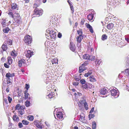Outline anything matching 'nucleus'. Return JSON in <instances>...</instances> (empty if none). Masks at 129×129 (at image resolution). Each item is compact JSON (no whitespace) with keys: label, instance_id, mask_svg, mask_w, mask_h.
<instances>
[{"label":"nucleus","instance_id":"obj_58","mask_svg":"<svg viewBox=\"0 0 129 129\" xmlns=\"http://www.w3.org/2000/svg\"><path fill=\"white\" fill-rule=\"evenodd\" d=\"M89 85H88V88L89 89H91L93 87V85L91 84H89Z\"/></svg>","mask_w":129,"mask_h":129},{"label":"nucleus","instance_id":"obj_35","mask_svg":"<svg viewBox=\"0 0 129 129\" xmlns=\"http://www.w3.org/2000/svg\"><path fill=\"white\" fill-rule=\"evenodd\" d=\"M17 7V5L16 4H13L11 6V9H15Z\"/></svg>","mask_w":129,"mask_h":129},{"label":"nucleus","instance_id":"obj_5","mask_svg":"<svg viewBox=\"0 0 129 129\" xmlns=\"http://www.w3.org/2000/svg\"><path fill=\"white\" fill-rule=\"evenodd\" d=\"M110 90L111 95L112 96H115L117 93V89L115 87H111Z\"/></svg>","mask_w":129,"mask_h":129},{"label":"nucleus","instance_id":"obj_16","mask_svg":"<svg viewBox=\"0 0 129 129\" xmlns=\"http://www.w3.org/2000/svg\"><path fill=\"white\" fill-rule=\"evenodd\" d=\"M85 117L84 114L83 113H81L80 115L79 120L82 122H83L84 120Z\"/></svg>","mask_w":129,"mask_h":129},{"label":"nucleus","instance_id":"obj_40","mask_svg":"<svg viewBox=\"0 0 129 129\" xmlns=\"http://www.w3.org/2000/svg\"><path fill=\"white\" fill-rule=\"evenodd\" d=\"M25 105L27 107H28L30 105V103L29 101L27 100L25 102Z\"/></svg>","mask_w":129,"mask_h":129},{"label":"nucleus","instance_id":"obj_1","mask_svg":"<svg viewBox=\"0 0 129 129\" xmlns=\"http://www.w3.org/2000/svg\"><path fill=\"white\" fill-rule=\"evenodd\" d=\"M13 19L15 22L19 25L22 22L21 18L19 14L18 13H15Z\"/></svg>","mask_w":129,"mask_h":129},{"label":"nucleus","instance_id":"obj_4","mask_svg":"<svg viewBox=\"0 0 129 129\" xmlns=\"http://www.w3.org/2000/svg\"><path fill=\"white\" fill-rule=\"evenodd\" d=\"M32 39L31 37L29 35H26L24 38V41L27 45L31 43Z\"/></svg>","mask_w":129,"mask_h":129},{"label":"nucleus","instance_id":"obj_3","mask_svg":"<svg viewBox=\"0 0 129 129\" xmlns=\"http://www.w3.org/2000/svg\"><path fill=\"white\" fill-rule=\"evenodd\" d=\"M47 31L50 37L49 38H48V39H53L55 38L56 36L55 32L53 30L49 28L47 30Z\"/></svg>","mask_w":129,"mask_h":129},{"label":"nucleus","instance_id":"obj_47","mask_svg":"<svg viewBox=\"0 0 129 129\" xmlns=\"http://www.w3.org/2000/svg\"><path fill=\"white\" fill-rule=\"evenodd\" d=\"M80 82L81 84H85L86 81L84 79H82L80 80Z\"/></svg>","mask_w":129,"mask_h":129},{"label":"nucleus","instance_id":"obj_2","mask_svg":"<svg viewBox=\"0 0 129 129\" xmlns=\"http://www.w3.org/2000/svg\"><path fill=\"white\" fill-rule=\"evenodd\" d=\"M43 13V10L41 9H35L34 12V14L37 17H39L41 16Z\"/></svg>","mask_w":129,"mask_h":129},{"label":"nucleus","instance_id":"obj_19","mask_svg":"<svg viewBox=\"0 0 129 129\" xmlns=\"http://www.w3.org/2000/svg\"><path fill=\"white\" fill-rule=\"evenodd\" d=\"M15 76L14 73H13L11 74L10 73H7L6 75V77H7L8 79H10V77H12L14 76Z\"/></svg>","mask_w":129,"mask_h":129},{"label":"nucleus","instance_id":"obj_49","mask_svg":"<svg viewBox=\"0 0 129 129\" xmlns=\"http://www.w3.org/2000/svg\"><path fill=\"white\" fill-rule=\"evenodd\" d=\"M22 124L23 123H21L20 122H19L18 123V126L19 128H22L23 127V126L22 125Z\"/></svg>","mask_w":129,"mask_h":129},{"label":"nucleus","instance_id":"obj_51","mask_svg":"<svg viewBox=\"0 0 129 129\" xmlns=\"http://www.w3.org/2000/svg\"><path fill=\"white\" fill-rule=\"evenodd\" d=\"M77 46L79 49H81V43L77 42Z\"/></svg>","mask_w":129,"mask_h":129},{"label":"nucleus","instance_id":"obj_15","mask_svg":"<svg viewBox=\"0 0 129 129\" xmlns=\"http://www.w3.org/2000/svg\"><path fill=\"white\" fill-rule=\"evenodd\" d=\"M82 103H84V107L86 110H87L88 109V106L87 103L86 102V101L85 100H83L81 101Z\"/></svg>","mask_w":129,"mask_h":129},{"label":"nucleus","instance_id":"obj_11","mask_svg":"<svg viewBox=\"0 0 129 129\" xmlns=\"http://www.w3.org/2000/svg\"><path fill=\"white\" fill-rule=\"evenodd\" d=\"M89 78V81L91 82H95L97 81L96 79L92 75L90 76Z\"/></svg>","mask_w":129,"mask_h":129},{"label":"nucleus","instance_id":"obj_32","mask_svg":"<svg viewBox=\"0 0 129 129\" xmlns=\"http://www.w3.org/2000/svg\"><path fill=\"white\" fill-rule=\"evenodd\" d=\"M77 33L79 35L78 36H83L82 35V31L81 29H79V30H77Z\"/></svg>","mask_w":129,"mask_h":129},{"label":"nucleus","instance_id":"obj_31","mask_svg":"<svg viewBox=\"0 0 129 129\" xmlns=\"http://www.w3.org/2000/svg\"><path fill=\"white\" fill-rule=\"evenodd\" d=\"M28 120L31 121H33L34 119V117L32 115H29L27 117Z\"/></svg>","mask_w":129,"mask_h":129},{"label":"nucleus","instance_id":"obj_10","mask_svg":"<svg viewBox=\"0 0 129 129\" xmlns=\"http://www.w3.org/2000/svg\"><path fill=\"white\" fill-rule=\"evenodd\" d=\"M70 49L73 52L75 50L76 47L73 42H71L70 43Z\"/></svg>","mask_w":129,"mask_h":129},{"label":"nucleus","instance_id":"obj_56","mask_svg":"<svg viewBox=\"0 0 129 129\" xmlns=\"http://www.w3.org/2000/svg\"><path fill=\"white\" fill-rule=\"evenodd\" d=\"M41 0H36V2L38 4L40 5Z\"/></svg>","mask_w":129,"mask_h":129},{"label":"nucleus","instance_id":"obj_33","mask_svg":"<svg viewBox=\"0 0 129 129\" xmlns=\"http://www.w3.org/2000/svg\"><path fill=\"white\" fill-rule=\"evenodd\" d=\"M58 61V60L56 58L53 59L51 60V62L52 63V64H56V63L57 64Z\"/></svg>","mask_w":129,"mask_h":129},{"label":"nucleus","instance_id":"obj_36","mask_svg":"<svg viewBox=\"0 0 129 129\" xmlns=\"http://www.w3.org/2000/svg\"><path fill=\"white\" fill-rule=\"evenodd\" d=\"M107 36L106 34H103L102 36L101 39L102 40L104 41L107 39Z\"/></svg>","mask_w":129,"mask_h":129},{"label":"nucleus","instance_id":"obj_41","mask_svg":"<svg viewBox=\"0 0 129 129\" xmlns=\"http://www.w3.org/2000/svg\"><path fill=\"white\" fill-rule=\"evenodd\" d=\"M95 61V63L96 64L100 65L101 62L102 61L101 59H97Z\"/></svg>","mask_w":129,"mask_h":129},{"label":"nucleus","instance_id":"obj_18","mask_svg":"<svg viewBox=\"0 0 129 129\" xmlns=\"http://www.w3.org/2000/svg\"><path fill=\"white\" fill-rule=\"evenodd\" d=\"M5 44H6V43H5V42L1 47L3 51H6L8 49L7 46L5 45Z\"/></svg>","mask_w":129,"mask_h":129},{"label":"nucleus","instance_id":"obj_45","mask_svg":"<svg viewBox=\"0 0 129 129\" xmlns=\"http://www.w3.org/2000/svg\"><path fill=\"white\" fill-rule=\"evenodd\" d=\"M94 116V114H90L88 115L89 120L91 119L92 118H93Z\"/></svg>","mask_w":129,"mask_h":129},{"label":"nucleus","instance_id":"obj_21","mask_svg":"<svg viewBox=\"0 0 129 129\" xmlns=\"http://www.w3.org/2000/svg\"><path fill=\"white\" fill-rule=\"evenodd\" d=\"M8 62H7V64L9 65H10L13 62V59H12L11 57H8L7 58Z\"/></svg>","mask_w":129,"mask_h":129},{"label":"nucleus","instance_id":"obj_61","mask_svg":"<svg viewBox=\"0 0 129 129\" xmlns=\"http://www.w3.org/2000/svg\"><path fill=\"white\" fill-rule=\"evenodd\" d=\"M7 83L8 84H9L11 83V82L10 81V79H8V80H7Z\"/></svg>","mask_w":129,"mask_h":129},{"label":"nucleus","instance_id":"obj_26","mask_svg":"<svg viewBox=\"0 0 129 129\" xmlns=\"http://www.w3.org/2000/svg\"><path fill=\"white\" fill-rule=\"evenodd\" d=\"M83 58L84 59H89L90 56L88 54H86L83 55Z\"/></svg>","mask_w":129,"mask_h":129},{"label":"nucleus","instance_id":"obj_17","mask_svg":"<svg viewBox=\"0 0 129 129\" xmlns=\"http://www.w3.org/2000/svg\"><path fill=\"white\" fill-rule=\"evenodd\" d=\"M83 39V36H77L76 38L77 42L81 43V40Z\"/></svg>","mask_w":129,"mask_h":129},{"label":"nucleus","instance_id":"obj_12","mask_svg":"<svg viewBox=\"0 0 129 129\" xmlns=\"http://www.w3.org/2000/svg\"><path fill=\"white\" fill-rule=\"evenodd\" d=\"M25 60L23 59H21L19 60L18 62V65L20 67L22 66V64H24L25 63Z\"/></svg>","mask_w":129,"mask_h":129},{"label":"nucleus","instance_id":"obj_13","mask_svg":"<svg viewBox=\"0 0 129 129\" xmlns=\"http://www.w3.org/2000/svg\"><path fill=\"white\" fill-rule=\"evenodd\" d=\"M85 25L87 28L89 29V31L91 33H93L92 27L89 24L86 23Z\"/></svg>","mask_w":129,"mask_h":129},{"label":"nucleus","instance_id":"obj_50","mask_svg":"<svg viewBox=\"0 0 129 129\" xmlns=\"http://www.w3.org/2000/svg\"><path fill=\"white\" fill-rule=\"evenodd\" d=\"M25 88L26 89V90H27V91H28V88L29 87V84H25Z\"/></svg>","mask_w":129,"mask_h":129},{"label":"nucleus","instance_id":"obj_64","mask_svg":"<svg viewBox=\"0 0 129 129\" xmlns=\"http://www.w3.org/2000/svg\"><path fill=\"white\" fill-rule=\"evenodd\" d=\"M25 3H28L29 1V0H24Z\"/></svg>","mask_w":129,"mask_h":129},{"label":"nucleus","instance_id":"obj_37","mask_svg":"<svg viewBox=\"0 0 129 129\" xmlns=\"http://www.w3.org/2000/svg\"><path fill=\"white\" fill-rule=\"evenodd\" d=\"M75 79L77 81H79L81 79V77L80 75H79L75 76Z\"/></svg>","mask_w":129,"mask_h":129},{"label":"nucleus","instance_id":"obj_43","mask_svg":"<svg viewBox=\"0 0 129 129\" xmlns=\"http://www.w3.org/2000/svg\"><path fill=\"white\" fill-rule=\"evenodd\" d=\"M125 74L126 76H129V70L128 69H127L125 70Z\"/></svg>","mask_w":129,"mask_h":129},{"label":"nucleus","instance_id":"obj_48","mask_svg":"<svg viewBox=\"0 0 129 129\" xmlns=\"http://www.w3.org/2000/svg\"><path fill=\"white\" fill-rule=\"evenodd\" d=\"M2 22L1 23L3 26L5 25L6 24V20L4 19H2Z\"/></svg>","mask_w":129,"mask_h":129},{"label":"nucleus","instance_id":"obj_9","mask_svg":"<svg viewBox=\"0 0 129 129\" xmlns=\"http://www.w3.org/2000/svg\"><path fill=\"white\" fill-rule=\"evenodd\" d=\"M94 18V14L92 13H91L88 14L87 16V19L90 21H93V18Z\"/></svg>","mask_w":129,"mask_h":129},{"label":"nucleus","instance_id":"obj_20","mask_svg":"<svg viewBox=\"0 0 129 129\" xmlns=\"http://www.w3.org/2000/svg\"><path fill=\"white\" fill-rule=\"evenodd\" d=\"M107 92V90L105 88H102L101 90L100 93L102 94L105 95Z\"/></svg>","mask_w":129,"mask_h":129},{"label":"nucleus","instance_id":"obj_57","mask_svg":"<svg viewBox=\"0 0 129 129\" xmlns=\"http://www.w3.org/2000/svg\"><path fill=\"white\" fill-rule=\"evenodd\" d=\"M73 85L75 86H77L79 84V83L77 82H74L73 83Z\"/></svg>","mask_w":129,"mask_h":129},{"label":"nucleus","instance_id":"obj_24","mask_svg":"<svg viewBox=\"0 0 129 129\" xmlns=\"http://www.w3.org/2000/svg\"><path fill=\"white\" fill-rule=\"evenodd\" d=\"M12 118L13 120L14 121H17L19 120V117L15 114L13 116Z\"/></svg>","mask_w":129,"mask_h":129},{"label":"nucleus","instance_id":"obj_30","mask_svg":"<svg viewBox=\"0 0 129 129\" xmlns=\"http://www.w3.org/2000/svg\"><path fill=\"white\" fill-rule=\"evenodd\" d=\"M27 90H26L24 91V98L25 99H27L28 98L29 94L27 93Z\"/></svg>","mask_w":129,"mask_h":129},{"label":"nucleus","instance_id":"obj_62","mask_svg":"<svg viewBox=\"0 0 129 129\" xmlns=\"http://www.w3.org/2000/svg\"><path fill=\"white\" fill-rule=\"evenodd\" d=\"M87 73H85L84 75V76L86 77H88L89 75Z\"/></svg>","mask_w":129,"mask_h":129},{"label":"nucleus","instance_id":"obj_14","mask_svg":"<svg viewBox=\"0 0 129 129\" xmlns=\"http://www.w3.org/2000/svg\"><path fill=\"white\" fill-rule=\"evenodd\" d=\"M86 69L85 67L81 65L79 68V72L80 73H81Z\"/></svg>","mask_w":129,"mask_h":129},{"label":"nucleus","instance_id":"obj_42","mask_svg":"<svg viewBox=\"0 0 129 129\" xmlns=\"http://www.w3.org/2000/svg\"><path fill=\"white\" fill-rule=\"evenodd\" d=\"M88 85L87 83H85V84H83L82 86V88L84 89H85L88 88Z\"/></svg>","mask_w":129,"mask_h":129},{"label":"nucleus","instance_id":"obj_46","mask_svg":"<svg viewBox=\"0 0 129 129\" xmlns=\"http://www.w3.org/2000/svg\"><path fill=\"white\" fill-rule=\"evenodd\" d=\"M39 4H38L37 3L34 4L33 6V8L35 9L37 8V7L39 6Z\"/></svg>","mask_w":129,"mask_h":129},{"label":"nucleus","instance_id":"obj_63","mask_svg":"<svg viewBox=\"0 0 129 129\" xmlns=\"http://www.w3.org/2000/svg\"><path fill=\"white\" fill-rule=\"evenodd\" d=\"M45 123L47 126H49L50 125L48 122H45Z\"/></svg>","mask_w":129,"mask_h":129},{"label":"nucleus","instance_id":"obj_59","mask_svg":"<svg viewBox=\"0 0 129 129\" xmlns=\"http://www.w3.org/2000/svg\"><path fill=\"white\" fill-rule=\"evenodd\" d=\"M58 37L59 38H61L62 37V34L60 33H59L58 35H57Z\"/></svg>","mask_w":129,"mask_h":129},{"label":"nucleus","instance_id":"obj_22","mask_svg":"<svg viewBox=\"0 0 129 129\" xmlns=\"http://www.w3.org/2000/svg\"><path fill=\"white\" fill-rule=\"evenodd\" d=\"M52 91L53 90H51ZM49 98L50 99L52 98L55 96L54 93V92H52L50 93L47 95Z\"/></svg>","mask_w":129,"mask_h":129},{"label":"nucleus","instance_id":"obj_60","mask_svg":"<svg viewBox=\"0 0 129 129\" xmlns=\"http://www.w3.org/2000/svg\"><path fill=\"white\" fill-rule=\"evenodd\" d=\"M94 108L93 107L92 108L91 110L89 112V113H92L94 111Z\"/></svg>","mask_w":129,"mask_h":129},{"label":"nucleus","instance_id":"obj_8","mask_svg":"<svg viewBox=\"0 0 129 129\" xmlns=\"http://www.w3.org/2000/svg\"><path fill=\"white\" fill-rule=\"evenodd\" d=\"M57 118H58L60 119H62L63 118V116L62 113L60 112L59 111L57 112L56 115Z\"/></svg>","mask_w":129,"mask_h":129},{"label":"nucleus","instance_id":"obj_28","mask_svg":"<svg viewBox=\"0 0 129 129\" xmlns=\"http://www.w3.org/2000/svg\"><path fill=\"white\" fill-rule=\"evenodd\" d=\"M22 122L23 124L25 125H27L29 124V122L27 120H23L22 121Z\"/></svg>","mask_w":129,"mask_h":129},{"label":"nucleus","instance_id":"obj_38","mask_svg":"<svg viewBox=\"0 0 129 129\" xmlns=\"http://www.w3.org/2000/svg\"><path fill=\"white\" fill-rule=\"evenodd\" d=\"M92 128L93 129H95L96 127V123L95 121H93L92 122Z\"/></svg>","mask_w":129,"mask_h":129},{"label":"nucleus","instance_id":"obj_7","mask_svg":"<svg viewBox=\"0 0 129 129\" xmlns=\"http://www.w3.org/2000/svg\"><path fill=\"white\" fill-rule=\"evenodd\" d=\"M27 53L25 54L26 57L29 58L31 57L33 55V52L31 51L30 50H28L27 51Z\"/></svg>","mask_w":129,"mask_h":129},{"label":"nucleus","instance_id":"obj_53","mask_svg":"<svg viewBox=\"0 0 129 129\" xmlns=\"http://www.w3.org/2000/svg\"><path fill=\"white\" fill-rule=\"evenodd\" d=\"M8 99L10 103L12 100V98L10 96L8 97Z\"/></svg>","mask_w":129,"mask_h":129},{"label":"nucleus","instance_id":"obj_23","mask_svg":"<svg viewBox=\"0 0 129 129\" xmlns=\"http://www.w3.org/2000/svg\"><path fill=\"white\" fill-rule=\"evenodd\" d=\"M11 55L13 57H15L17 55V53L15 50H13L11 52Z\"/></svg>","mask_w":129,"mask_h":129},{"label":"nucleus","instance_id":"obj_29","mask_svg":"<svg viewBox=\"0 0 129 129\" xmlns=\"http://www.w3.org/2000/svg\"><path fill=\"white\" fill-rule=\"evenodd\" d=\"M22 107L23 109H25V107L24 106L22 107V106H20V104H17L16 106L15 109L16 110H19Z\"/></svg>","mask_w":129,"mask_h":129},{"label":"nucleus","instance_id":"obj_25","mask_svg":"<svg viewBox=\"0 0 129 129\" xmlns=\"http://www.w3.org/2000/svg\"><path fill=\"white\" fill-rule=\"evenodd\" d=\"M11 11L12 10H11L9 12L8 14L10 17H11L12 18H13L15 16V13H14V14H13V13Z\"/></svg>","mask_w":129,"mask_h":129},{"label":"nucleus","instance_id":"obj_44","mask_svg":"<svg viewBox=\"0 0 129 129\" xmlns=\"http://www.w3.org/2000/svg\"><path fill=\"white\" fill-rule=\"evenodd\" d=\"M81 100L80 102H79L78 103V104L79 108H80V109L81 108L82 106V103L81 102Z\"/></svg>","mask_w":129,"mask_h":129},{"label":"nucleus","instance_id":"obj_27","mask_svg":"<svg viewBox=\"0 0 129 129\" xmlns=\"http://www.w3.org/2000/svg\"><path fill=\"white\" fill-rule=\"evenodd\" d=\"M113 26L114 24L113 23H110L107 25V27L109 29H111L113 28Z\"/></svg>","mask_w":129,"mask_h":129},{"label":"nucleus","instance_id":"obj_39","mask_svg":"<svg viewBox=\"0 0 129 129\" xmlns=\"http://www.w3.org/2000/svg\"><path fill=\"white\" fill-rule=\"evenodd\" d=\"M12 40L10 39H8L6 42H5V43L9 45H11L12 44Z\"/></svg>","mask_w":129,"mask_h":129},{"label":"nucleus","instance_id":"obj_34","mask_svg":"<svg viewBox=\"0 0 129 129\" xmlns=\"http://www.w3.org/2000/svg\"><path fill=\"white\" fill-rule=\"evenodd\" d=\"M10 30V29L8 27H6L3 29V31L5 33H8Z\"/></svg>","mask_w":129,"mask_h":129},{"label":"nucleus","instance_id":"obj_54","mask_svg":"<svg viewBox=\"0 0 129 129\" xmlns=\"http://www.w3.org/2000/svg\"><path fill=\"white\" fill-rule=\"evenodd\" d=\"M9 65L8 64H7V63H5L4 64V66L5 67V68H9Z\"/></svg>","mask_w":129,"mask_h":129},{"label":"nucleus","instance_id":"obj_52","mask_svg":"<svg viewBox=\"0 0 129 129\" xmlns=\"http://www.w3.org/2000/svg\"><path fill=\"white\" fill-rule=\"evenodd\" d=\"M88 64V61H85L84 62L82 65H81L85 67L86 66H87V64Z\"/></svg>","mask_w":129,"mask_h":129},{"label":"nucleus","instance_id":"obj_6","mask_svg":"<svg viewBox=\"0 0 129 129\" xmlns=\"http://www.w3.org/2000/svg\"><path fill=\"white\" fill-rule=\"evenodd\" d=\"M34 124L36 125L38 128H42L43 127V125L42 123L38 120H35L34 122Z\"/></svg>","mask_w":129,"mask_h":129},{"label":"nucleus","instance_id":"obj_55","mask_svg":"<svg viewBox=\"0 0 129 129\" xmlns=\"http://www.w3.org/2000/svg\"><path fill=\"white\" fill-rule=\"evenodd\" d=\"M85 21V20L84 18H83L82 19L80 22L81 24V25H83L84 24Z\"/></svg>","mask_w":129,"mask_h":129}]
</instances>
